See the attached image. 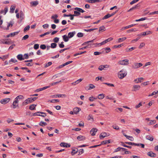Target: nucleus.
I'll use <instances>...</instances> for the list:
<instances>
[{"label": "nucleus", "instance_id": "obj_1", "mask_svg": "<svg viewBox=\"0 0 158 158\" xmlns=\"http://www.w3.org/2000/svg\"><path fill=\"white\" fill-rule=\"evenodd\" d=\"M113 39L112 38H109L108 39L105 40L104 41L98 44L97 43H96V44H93L95 45V47H97L98 46H100L101 45H103L107 43L108 42H110V41L112 40Z\"/></svg>", "mask_w": 158, "mask_h": 158}, {"label": "nucleus", "instance_id": "obj_2", "mask_svg": "<svg viewBox=\"0 0 158 158\" xmlns=\"http://www.w3.org/2000/svg\"><path fill=\"white\" fill-rule=\"evenodd\" d=\"M125 143L129 145H134L135 146H141V147L142 148H144V145L142 143H134L131 142H125Z\"/></svg>", "mask_w": 158, "mask_h": 158}, {"label": "nucleus", "instance_id": "obj_3", "mask_svg": "<svg viewBox=\"0 0 158 158\" xmlns=\"http://www.w3.org/2000/svg\"><path fill=\"white\" fill-rule=\"evenodd\" d=\"M124 71V70H122L118 72V77L120 79H122L126 76L127 73H123Z\"/></svg>", "mask_w": 158, "mask_h": 158}, {"label": "nucleus", "instance_id": "obj_4", "mask_svg": "<svg viewBox=\"0 0 158 158\" xmlns=\"http://www.w3.org/2000/svg\"><path fill=\"white\" fill-rule=\"evenodd\" d=\"M143 66V64L141 63H134L132 66V68L136 69Z\"/></svg>", "mask_w": 158, "mask_h": 158}, {"label": "nucleus", "instance_id": "obj_5", "mask_svg": "<svg viewBox=\"0 0 158 158\" xmlns=\"http://www.w3.org/2000/svg\"><path fill=\"white\" fill-rule=\"evenodd\" d=\"M118 63L122 65H128L129 64V60L126 59L123 60H120L119 61Z\"/></svg>", "mask_w": 158, "mask_h": 158}, {"label": "nucleus", "instance_id": "obj_6", "mask_svg": "<svg viewBox=\"0 0 158 158\" xmlns=\"http://www.w3.org/2000/svg\"><path fill=\"white\" fill-rule=\"evenodd\" d=\"M10 100V98H5L1 100L0 102L2 104H5L8 102Z\"/></svg>", "mask_w": 158, "mask_h": 158}, {"label": "nucleus", "instance_id": "obj_7", "mask_svg": "<svg viewBox=\"0 0 158 158\" xmlns=\"http://www.w3.org/2000/svg\"><path fill=\"white\" fill-rule=\"evenodd\" d=\"M32 102L33 101L31 100V98H29L23 102V105H25Z\"/></svg>", "mask_w": 158, "mask_h": 158}, {"label": "nucleus", "instance_id": "obj_8", "mask_svg": "<svg viewBox=\"0 0 158 158\" xmlns=\"http://www.w3.org/2000/svg\"><path fill=\"white\" fill-rule=\"evenodd\" d=\"M152 33V32L151 31H146L143 32L141 33L140 34L137 35V36H145L148 35H149Z\"/></svg>", "mask_w": 158, "mask_h": 158}, {"label": "nucleus", "instance_id": "obj_9", "mask_svg": "<svg viewBox=\"0 0 158 158\" xmlns=\"http://www.w3.org/2000/svg\"><path fill=\"white\" fill-rule=\"evenodd\" d=\"M109 67V65L107 64L101 65L99 66L98 67V69L100 71H102L104 70V68Z\"/></svg>", "mask_w": 158, "mask_h": 158}, {"label": "nucleus", "instance_id": "obj_10", "mask_svg": "<svg viewBox=\"0 0 158 158\" xmlns=\"http://www.w3.org/2000/svg\"><path fill=\"white\" fill-rule=\"evenodd\" d=\"M140 86L138 85H134L133 87L132 91H135L137 90H139L140 88Z\"/></svg>", "mask_w": 158, "mask_h": 158}, {"label": "nucleus", "instance_id": "obj_11", "mask_svg": "<svg viewBox=\"0 0 158 158\" xmlns=\"http://www.w3.org/2000/svg\"><path fill=\"white\" fill-rule=\"evenodd\" d=\"M98 129L95 128H92L90 131V133L92 136L95 135Z\"/></svg>", "mask_w": 158, "mask_h": 158}, {"label": "nucleus", "instance_id": "obj_12", "mask_svg": "<svg viewBox=\"0 0 158 158\" xmlns=\"http://www.w3.org/2000/svg\"><path fill=\"white\" fill-rule=\"evenodd\" d=\"M49 87H50V86H45V87H44L42 88H39V89H36L35 90V92H39V91H40L43 90H45V89L47 88H48Z\"/></svg>", "mask_w": 158, "mask_h": 158}, {"label": "nucleus", "instance_id": "obj_13", "mask_svg": "<svg viewBox=\"0 0 158 158\" xmlns=\"http://www.w3.org/2000/svg\"><path fill=\"white\" fill-rule=\"evenodd\" d=\"M77 139L79 141H83L85 140V137L83 135H79L77 137Z\"/></svg>", "mask_w": 158, "mask_h": 158}, {"label": "nucleus", "instance_id": "obj_14", "mask_svg": "<svg viewBox=\"0 0 158 158\" xmlns=\"http://www.w3.org/2000/svg\"><path fill=\"white\" fill-rule=\"evenodd\" d=\"M60 145L61 147H70V144H69L67 143H61Z\"/></svg>", "mask_w": 158, "mask_h": 158}, {"label": "nucleus", "instance_id": "obj_15", "mask_svg": "<svg viewBox=\"0 0 158 158\" xmlns=\"http://www.w3.org/2000/svg\"><path fill=\"white\" fill-rule=\"evenodd\" d=\"M81 109L79 107H76L73 109L74 114H77L81 110Z\"/></svg>", "mask_w": 158, "mask_h": 158}, {"label": "nucleus", "instance_id": "obj_16", "mask_svg": "<svg viewBox=\"0 0 158 158\" xmlns=\"http://www.w3.org/2000/svg\"><path fill=\"white\" fill-rule=\"evenodd\" d=\"M38 4L39 2L37 1L31 2H30V4L31 6H35Z\"/></svg>", "mask_w": 158, "mask_h": 158}, {"label": "nucleus", "instance_id": "obj_17", "mask_svg": "<svg viewBox=\"0 0 158 158\" xmlns=\"http://www.w3.org/2000/svg\"><path fill=\"white\" fill-rule=\"evenodd\" d=\"M147 155L151 157H154L156 156V154L153 153L152 152H148L147 153Z\"/></svg>", "mask_w": 158, "mask_h": 158}, {"label": "nucleus", "instance_id": "obj_18", "mask_svg": "<svg viewBox=\"0 0 158 158\" xmlns=\"http://www.w3.org/2000/svg\"><path fill=\"white\" fill-rule=\"evenodd\" d=\"M75 33L76 32L75 31L72 32H70L68 34V36L69 38H71L74 36Z\"/></svg>", "mask_w": 158, "mask_h": 158}, {"label": "nucleus", "instance_id": "obj_19", "mask_svg": "<svg viewBox=\"0 0 158 158\" xmlns=\"http://www.w3.org/2000/svg\"><path fill=\"white\" fill-rule=\"evenodd\" d=\"M106 136V133L105 132H102L101 133L100 135V138L101 139H102L101 138H102Z\"/></svg>", "mask_w": 158, "mask_h": 158}, {"label": "nucleus", "instance_id": "obj_20", "mask_svg": "<svg viewBox=\"0 0 158 158\" xmlns=\"http://www.w3.org/2000/svg\"><path fill=\"white\" fill-rule=\"evenodd\" d=\"M17 58L18 60H22L24 59V58L23 57L22 54H19L17 56Z\"/></svg>", "mask_w": 158, "mask_h": 158}, {"label": "nucleus", "instance_id": "obj_21", "mask_svg": "<svg viewBox=\"0 0 158 158\" xmlns=\"http://www.w3.org/2000/svg\"><path fill=\"white\" fill-rule=\"evenodd\" d=\"M14 24V23L13 21H10V23H8V25L7 26V27L6 29V30H8L9 29V27H12L13 24Z\"/></svg>", "mask_w": 158, "mask_h": 158}, {"label": "nucleus", "instance_id": "obj_22", "mask_svg": "<svg viewBox=\"0 0 158 158\" xmlns=\"http://www.w3.org/2000/svg\"><path fill=\"white\" fill-rule=\"evenodd\" d=\"M66 95L65 94H56L55 95L52 96V98H60V97H63V96L65 97Z\"/></svg>", "mask_w": 158, "mask_h": 158}, {"label": "nucleus", "instance_id": "obj_23", "mask_svg": "<svg viewBox=\"0 0 158 158\" xmlns=\"http://www.w3.org/2000/svg\"><path fill=\"white\" fill-rule=\"evenodd\" d=\"M110 140H104L101 142V145L102 144H106L107 143H110Z\"/></svg>", "mask_w": 158, "mask_h": 158}, {"label": "nucleus", "instance_id": "obj_24", "mask_svg": "<svg viewBox=\"0 0 158 158\" xmlns=\"http://www.w3.org/2000/svg\"><path fill=\"white\" fill-rule=\"evenodd\" d=\"M74 9L75 10L78 11L80 13L81 12L83 13L85 12V11L82 9L78 7H76L74 8Z\"/></svg>", "mask_w": 158, "mask_h": 158}, {"label": "nucleus", "instance_id": "obj_25", "mask_svg": "<svg viewBox=\"0 0 158 158\" xmlns=\"http://www.w3.org/2000/svg\"><path fill=\"white\" fill-rule=\"evenodd\" d=\"M36 106V105L32 104L29 107V109L31 110H33L35 109V107Z\"/></svg>", "mask_w": 158, "mask_h": 158}, {"label": "nucleus", "instance_id": "obj_26", "mask_svg": "<svg viewBox=\"0 0 158 158\" xmlns=\"http://www.w3.org/2000/svg\"><path fill=\"white\" fill-rule=\"evenodd\" d=\"M69 38L68 36H67L66 35H64L63 36V39L65 42H67L69 40Z\"/></svg>", "mask_w": 158, "mask_h": 158}, {"label": "nucleus", "instance_id": "obj_27", "mask_svg": "<svg viewBox=\"0 0 158 158\" xmlns=\"http://www.w3.org/2000/svg\"><path fill=\"white\" fill-rule=\"evenodd\" d=\"M146 138L147 139L151 141H152L153 140V138L152 136H151L150 135H147L146 136Z\"/></svg>", "mask_w": 158, "mask_h": 158}, {"label": "nucleus", "instance_id": "obj_28", "mask_svg": "<svg viewBox=\"0 0 158 158\" xmlns=\"http://www.w3.org/2000/svg\"><path fill=\"white\" fill-rule=\"evenodd\" d=\"M139 5H138V4H137V5H136L133 7H132L130 9H129L128 11H127L128 12H130V11H131L132 10H133L137 8L139 6Z\"/></svg>", "mask_w": 158, "mask_h": 158}, {"label": "nucleus", "instance_id": "obj_29", "mask_svg": "<svg viewBox=\"0 0 158 158\" xmlns=\"http://www.w3.org/2000/svg\"><path fill=\"white\" fill-rule=\"evenodd\" d=\"M15 6H11L10 8V12L11 13H13L14 12L15 10Z\"/></svg>", "mask_w": 158, "mask_h": 158}, {"label": "nucleus", "instance_id": "obj_30", "mask_svg": "<svg viewBox=\"0 0 158 158\" xmlns=\"http://www.w3.org/2000/svg\"><path fill=\"white\" fill-rule=\"evenodd\" d=\"M125 136L128 139L131 141H133L134 140V138L132 136H129L127 135H125Z\"/></svg>", "mask_w": 158, "mask_h": 158}, {"label": "nucleus", "instance_id": "obj_31", "mask_svg": "<svg viewBox=\"0 0 158 158\" xmlns=\"http://www.w3.org/2000/svg\"><path fill=\"white\" fill-rule=\"evenodd\" d=\"M120 143H121V145L123 146L124 147H127L129 148H132V147L131 146H127L126 145L124 144V143H124L122 142H121Z\"/></svg>", "mask_w": 158, "mask_h": 158}, {"label": "nucleus", "instance_id": "obj_32", "mask_svg": "<svg viewBox=\"0 0 158 158\" xmlns=\"http://www.w3.org/2000/svg\"><path fill=\"white\" fill-rule=\"evenodd\" d=\"M104 94H99L98 97V98L99 99H102L104 97Z\"/></svg>", "mask_w": 158, "mask_h": 158}, {"label": "nucleus", "instance_id": "obj_33", "mask_svg": "<svg viewBox=\"0 0 158 158\" xmlns=\"http://www.w3.org/2000/svg\"><path fill=\"white\" fill-rule=\"evenodd\" d=\"M111 17V15L109 14H108L107 15H105L102 19L103 20L107 19L110 17Z\"/></svg>", "mask_w": 158, "mask_h": 158}, {"label": "nucleus", "instance_id": "obj_34", "mask_svg": "<svg viewBox=\"0 0 158 158\" xmlns=\"http://www.w3.org/2000/svg\"><path fill=\"white\" fill-rule=\"evenodd\" d=\"M74 15H75V16H79L81 15V14L80 13V12L77 10L74 11Z\"/></svg>", "mask_w": 158, "mask_h": 158}, {"label": "nucleus", "instance_id": "obj_35", "mask_svg": "<svg viewBox=\"0 0 158 158\" xmlns=\"http://www.w3.org/2000/svg\"><path fill=\"white\" fill-rule=\"evenodd\" d=\"M47 125V123L45 122H44L43 121H41L39 123V125L40 126L44 127L46 126Z\"/></svg>", "mask_w": 158, "mask_h": 158}, {"label": "nucleus", "instance_id": "obj_36", "mask_svg": "<svg viewBox=\"0 0 158 158\" xmlns=\"http://www.w3.org/2000/svg\"><path fill=\"white\" fill-rule=\"evenodd\" d=\"M126 37H125L119 38L118 39V43H120L121 42H122L126 40Z\"/></svg>", "mask_w": 158, "mask_h": 158}, {"label": "nucleus", "instance_id": "obj_37", "mask_svg": "<svg viewBox=\"0 0 158 158\" xmlns=\"http://www.w3.org/2000/svg\"><path fill=\"white\" fill-rule=\"evenodd\" d=\"M97 99V98H94L93 96L90 97L89 98V100L91 102H93L94 100Z\"/></svg>", "mask_w": 158, "mask_h": 158}, {"label": "nucleus", "instance_id": "obj_38", "mask_svg": "<svg viewBox=\"0 0 158 158\" xmlns=\"http://www.w3.org/2000/svg\"><path fill=\"white\" fill-rule=\"evenodd\" d=\"M58 17V15L56 14H55L52 15L51 17V18L52 19L55 20V19H56V18H57Z\"/></svg>", "mask_w": 158, "mask_h": 158}, {"label": "nucleus", "instance_id": "obj_39", "mask_svg": "<svg viewBox=\"0 0 158 158\" xmlns=\"http://www.w3.org/2000/svg\"><path fill=\"white\" fill-rule=\"evenodd\" d=\"M105 27L104 26L100 27L99 28V32H101L102 31H104L105 30Z\"/></svg>", "mask_w": 158, "mask_h": 158}, {"label": "nucleus", "instance_id": "obj_40", "mask_svg": "<svg viewBox=\"0 0 158 158\" xmlns=\"http://www.w3.org/2000/svg\"><path fill=\"white\" fill-rule=\"evenodd\" d=\"M98 29L97 28H95L94 29H84V31H85L87 32H90L92 31H93L95 30Z\"/></svg>", "mask_w": 158, "mask_h": 158}, {"label": "nucleus", "instance_id": "obj_41", "mask_svg": "<svg viewBox=\"0 0 158 158\" xmlns=\"http://www.w3.org/2000/svg\"><path fill=\"white\" fill-rule=\"evenodd\" d=\"M88 2L91 3H96L97 2H99L100 1H86Z\"/></svg>", "mask_w": 158, "mask_h": 158}, {"label": "nucleus", "instance_id": "obj_42", "mask_svg": "<svg viewBox=\"0 0 158 158\" xmlns=\"http://www.w3.org/2000/svg\"><path fill=\"white\" fill-rule=\"evenodd\" d=\"M77 152L78 149H77V151H76L75 149H73L71 152V154L73 156L76 153H77Z\"/></svg>", "mask_w": 158, "mask_h": 158}, {"label": "nucleus", "instance_id": "obj_43", "mask_svg": "<svg viewBox=\"0 0 158 158\" xmlns=\"http://www.w3.org/2000/svg\"><path fill=\"white\" fill-rule=\"evenodd\" d=\"M57 44L55 43H52L51 44V47L52 48H54L56 47Z\"/></svg>", "mask_w": 158, "mask_h": 158}, {"label": "nucleus", "instance_id": "obj_44", "mask_svg": "<svg viewBox=\"0 0 158 158\" xmlns=\"http://www.w3.org/2000/svg\"><path fill=\"white\" fill-rule=\"evenodd\" d=\"M137 31V30H136L135 28L134 29H130V30H127V33H130L131 32L135 31Z\"/></svg>", "mask_w": 158, "mask_h": 158}, {"label": "nucleus", "instance_id": "obj_45", "mask_svg": "<svg viewBox=\"0 0 158 158\" xmlns=\"http://www.w3.org/2000/svg\"><path fill=\"white\" fill-rule=\"evenodd\" d=\"M59 102V100L58 99H54L52 100H50V102L55 103L57 102Z\"/></svg>", "mask_w": 158, "mask_h": 158}, {"label": "nucleus", "instance_id": "obj_46", "mask_svg": "<svg viewBox=\"0 0 158 158\" xmlns=\"http://www.w3.org/2000/svg\"><path fill=\"white\" fill-rule=\"evenodd\" d=\"M41 112H37L33 114L32 116H40V115L39 114Z\"/></svg>", "mask_w": 158, "mask_h": 158}, {"label": "nucleus", "instance_id": "obj_47", "mask_svg": "<svg viewBox=\"0 0 158 158\" xmlns=\"http://www.w3.org/2000/svg\"><path fill=\"white\" fill-rule=\"evenodd\" d=\"M59 38L58 37H55L53 39V41L55 43H57L59 41Z\"/></svg>", "mask_w": 158, "mask_h": 158}, {"label": "nucleus", "instance_id": "obj_48", "mask_svg": "<svg viewBox=\"0 0 158 158\" xmlns=\"http://www.w3.org/2000/svg\"><path fill=\"white\" fill-rule=\"evenodd\" d=\"M20 17L21 19V20H22L24 17H23V16H24V14H23V11H20Z\"/></svg>", "mask_w": 158, "mask_h": 158}, {"label": "nucleus", "instance_id": "obj_49", "mask_svg": "<svg viewBox=\"0 0 158 158\" xmlns=\"http://www.w3.org/2000/svg\"><path fill=\"white\" fill-rule=\"evenodd\" d=\"M103 84L107 85L110 86L114 87V84L111 83H103Z\"/></svg>", "mask_w": 158, "mask_h": 158}, {"label": "nucleus", "instance_id": "obj_50", "mask_svg": "<svg viewBox=\"0 0 158 158\" xmlns=\"http://www.w3.org/2000/svg\"><path fill=\"white\" fill-rule=\"evenodd\" d=\"M30 26L29 25L27 26L26 27H25L23 30V31L24 32H25L27 31H28L30 29Z\"/></svg>", "mask_w": 158, "mask_h": 158}, {"label": "nucleus", "instance_id": "obj_51", "mask_svg": "<svg viewBox=\"0 0 158 158\" xmlns=\"http://www.w3.org/2000/svg\"><path fill=\"white\" fill-rule=\"evenodd\" d=\"M86 52V51H84V52H81L80 53H76L75 54H74V56H77L78 55H81V54H82L83 53H85Z\"/></svg>", "mask_w": 158, "mask_h": 158}, {"label": "nucleus", "instance_id": "obj_52", "mask_svg": "<svg viewBox=\"0 0 158 158\" xmlns=\"http://www.w3.org/2000/svg\"><path fill=\"white\" fill-rule=\"evenodd\" d=\"M156 123V121L155 120H151L150 122L149 123L148 125H151L153 124Z\"/></svg>", "mask_w": 158, "mask_h": 158}, {"label": "nucleus", "instance_id": "obj_53", "mask_svg": "<svg viewBox=\"0 0 158 158\" xmlns=\"http://www.w3.org/2000/svg\"><path fill=\"white\" fill-rule=\"evenodd\" d=\"M95 88V86L93 84H90L89 85V89H91Z\"/></svg>", "mask_w": 158, "mask_h": 158}, {"label": "nucleus", "instance_id": "obj_54", "mask_svg": "<svg viewBox=\"0 0 158 158\" xmlns=\"http://www.w3.org/2000/svg\"><path fill=\"white\" fill-rule=\"evenodd\" d=\"M123 45V44H119V45H114V47H113V48H120L121 47H122V46Z\"/></svg>", "mask_w": 158, "mask_h": 158}, {"label": "nucleus", "instance_id": "obj_55", "mask_svg": "<svg viewBox=\"0 0 158 158\" xmlns=\"http://www.w3.org/2000/svg\"><path fill=\"white\" fill-rule=\"evenodd\" d=\"M39 45L38 44H35L34 45V48L35 50H37L39 48Z\"/></svg>", "mask_w": 158, "mask_h": 158}, {"label": "nucleus", "instance_id": "obj_56", "mask_svg": "<svg viewBox=\"0 0 158 158\" xmlns=\"http://www.w3.org/2000/svg\"><path fill=\"white\" fill-rule=\"evenodd\" d=\"M52 64V63L51 62H49L47 64H45L44 66L45 68H47L48 67L51 65Z\"/></svg>", "mask_w": 158, "mask_h": 158}, {"label": "nucleus", "instance_id": "obj_57", "mask_svg": "<svg viewBox=\"0 0 158 158\" xmlns=\"http://www.w3.org/2000/svg\"><path fill=\"white\" fill-rule=\"evenodd\" d=\"M19 33V32H15L14 33H10L11 36H13L16 35L18 34Z\"/></svg>", "mask_w": 158, "mask_h": 158}, {"label": "nucleus", "instance_id": "obj_58", "mask_svg": "<svg viewBox=\"0 0 158 158\" xmlns=\"http://www.w3.org/2000/svg\"><path fill=\"white\" fill-rule=\"evenodd\" d=\"M84 152V150L83 149H80L79 151V154L78 155H81V154H83Z\"/></svg>", "mask_w": 158, "mask_h": 158}, {"label": "nucleus", "instance_id": "obj_59", "mask_svg": "<svg viewBox=\"0 0 158 158\" xmlns=\"http://www.w3.org/2000/svg\"><path fill=\"white\" fill-rule=\"evenodd\" d=\"M17 103H16L15 102H13V109H15L16 107L18 106V105L17 104Z\"/></svg>", "mask_w": 158, "mask_h": 158}, {"label": "nucleus", "instance_id": "obj_60", "mask_svg": "<svg viewBox=\"0 0 158 158\" xmlns=\"http://www.w3.org/2000/svg\"><path fill=\"white\" fill-rule=\"evenodd\" d=\"M83 34L81 32H79L77 34V36L79 37H83Z\"/></svg>", "mask_w": 158, "mask_h": 158}, {"label": "nucleus", "instance_id": "obj_61", "mask_svg": "<svg viewBox=\"0 0 158 158\" xmlns=\"http://www.w3.org/2000/svg\"><path fill=\"white\" fill-rule=\"evenodd\" d=\"M146 19V18H142L141 19H136L135 20L136 22L140 21H143Z\"/></svg>", "mask_w": 158, "mask_h": 158}, {"label": "nucleus", "instance_id": "obj_62", "mask_svg": "<svg viewBox=\"0 0 158 158\" xmlns=\"http://www.w3.org/2000/svg\"><path fill=\"white\" fill-rule=\"evenodd\" d=\"M40 48L43 50L45 49L46 48V46L44 44H42L40 45Z\"/></svg>", "mask_w": 158, "mask_h": 158}, {"label": "nucleus", "instance_id": "obj_63", "mask_svg": "<svg viewBox=\"0 0 158 158\" xmlns=\"http://www.w3.org/2000/svg\"><path fill=\"white\" fill-rule=\"evenodd\" d=\"M135 47H132L131 48H129V49H127V51H131L132 50L135 49Z\"/></svg>", "mask_w": 158, "mask_h": 158}, {"label": "nucleus", "instance_id": "obj_64", "mask_svg": "<svg viewBox=\"0 0 158 158\" xmlns=\"http://www.w3.org/2000/svg\"><path fill=\"white\" fill-rule=\"evenodd\" d=\"M63 43H64L63 42H61L60 44H59V46L60 48H63L64 47V45L63 44Z\"/></svg>", "mask_w": 158, "mask_h": 158}]
</instances>
